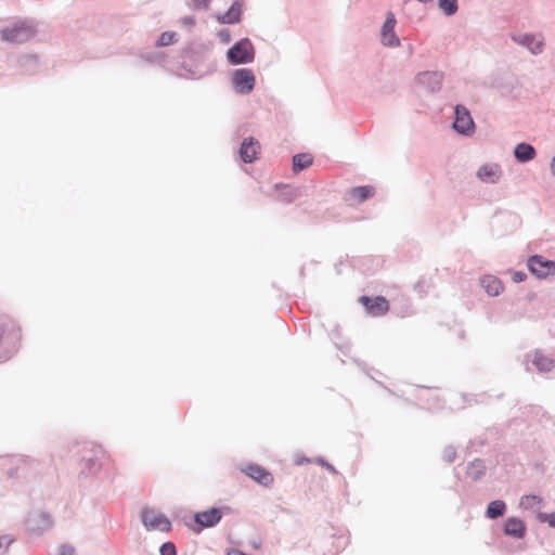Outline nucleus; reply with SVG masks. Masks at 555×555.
Wrapping results in <instances>:
<instances>
[{
	"mask_svg": "<svg viewBox=\"0 0 555 555\" xmlns=\"http://www.w3.org/2000/svg\"><path fill=\"white\" fill-rule=\"evenodd\" d=\"M68 555H73V552L70 550H68Z\"/></svg>",
	"mask_w": 555,
	"mask_h": 555,
	"instance_id": "obj_36",
	"label": "nucleus"
},
{
	"mask_svg": "<svg viewBox=\"0 0 555 555\" xmlns=\"http://www.w3.org/2000/svg\"><path fill=\"white\" fill-rule=\"evenodd\" d=\"M209 0H193V7L195 9L207 8Z\"/></svg>",
	"mask_w": 555,
	"mask_h": 555,
	"instance_id": "obj_29",
	"label": "nucleus"
},
{
	"mask_svg": "<svg viewBox=\"0 0 555 555\" xmlns=\"http://www.w3.org/2000/svg\"><path fill=\"white\" fill-rule=\"evenodd\" d=\"M35 34L34 28L25 22H20L2 30V39L8 42L21 43Z\"/></svg>",
	"mask_w": 555,
	"mask_h": 555,
	"instance_id": "obj_2",
	"label": "nucleus"
},
{
	"mask_svg": "<svg viewBox=\"0 0 555 555\" xmlns=\"http://www.w3.org/2000/svg\"><path fill=\"white\" fill-rule=\"evenodd\" d=\"M542 499L537 495H525L520 499L519 506L525 509L539 508Z\"/></svg>",
	"mask_w": 555,
	"mask_h": 555,
	"instance_id": "obj_23",
	"label": "nucleus"
},
{
	"mask_svg": "<svg viewBox=\"0 0 555 555\" xmlns=\"http://www.w3.org/2000/svg\"><path fill=\"white\" fill-rule=\"evenodd\" d=\"M525 276H526V274H525V273H522V272H516V273L514 274V276H513V280H514L515 282H521V281H524Z\"/></svg>",
	"mask_w": 555,
	"mask_h": 555,
	"instance_id": "obj_32",
	"label": "nucleus"
},
{
	"mask_svg": "<svg viewBox=\"0 0 555 555\" xmlns=\"http://www.w3.org/2000/svg\"><path fill=\"white\" fill-rule=\"evenodd\" d=\"M502 176L498 164H486L477 170V177L485 183H496Z\"/></svg>",
	"mask_w": 555,
	"mask_h": 555,
	"instance_id": "obj_11",
	"label": "nucleus"
},
{
	"mask_svg": "<svg viewBox=\"0 0 555 555\" xmlns=\"http://www.w3.org/2000/svg\"><path fill=\"white\" fill-rule=\"evenodd\" d=\"M454 129L463 134H470L474 131V121L466 107L457 105L455 107Z\"/></svg>",
	"mask_w": 555,
	"mask_h": 555,
	"instance_id": "obj_8",
	"label": "nucleus"
},
{
	"mask_svg": "<svg viewBox=\"0 0 555 555\" xmlns=\"http://www.w3.org/2000/svg\"><path fill=\"white\" fill-rule=\"evenodd\" d=\"M438 5L446 15H453L457 11V0H438Z\"/></svg>",
	"mask_w": 555,
	"mask_h": 555,
	"instance_id": "obj_24",
	"label": "nucleus"
},
{
	"mask_svg": "<svg viewBox=\"0 0 555 555\" xmlns=\"http://www.w3.org/2000/svg\"><path fill=\"white\" fill-rule=\"evenodd\" d=\"M10 462L15 469L14 472L11 473V475L13 476L36 477L40 470L39 463L29 459H13Z\"/></svg>",
	"mask_w": 555,
	"mask_h": 555,
	"instance_id": "obj_7",
	"label": "nucleus"
},
{
	"mask_svg": "<svg viewBox=\"0 0 555 555\" xmlns=\"http://www.w3.org/2000/svg\"><path fill=\"white\" fill-rule=\"evenodd\" d=\"M232 82L236 92L246 94L253 91L255 87V75L248 68L236 69L232 76Z\"/></svg>",
	"mask_w": 555,
	"mask_h": 555,
	"instance_id": "obj_5",
	"label": "nucleus"
},
{
	"mask_svg": "<svg viewBox=\"0 0 555 555\" xmlns=\"http://www.w3.org/2000/svg\"><path fill=\"white\" fill-rule=\"evenodd\" d=\"M543 521L548 522L551 527H555V514H545L541 516Z\"/></svg>",
	"mask_w": 555,
	"mask_h": 555,
	"instance_id": "obj_28",
	"label": "nucleus"
},
{
	"mask_svg": "<svg viewBox=\"0 0 555 555\" xmlns=\"http://www.w3.org/2000/svg\"><path fill=\"white\" fill-rule=\"evenodd\" d=\"M504 533L516 539L524 538L526 533L525 522L516 517L508 518L504 525Z\"/></svg>",
	"mask_w": 555,
	"mask_h": 555,
	"instance_id": "obj_13",
	"label": "nucleus"
},
{
	"mask_svg": "<svg viewBox=\"0 0 555 555\" xmlns=\"http://www.w3.org/2000/svg\"><path fill=\"white\" fill-rule=\"evenodd\" d=\"M481 285L490 296H498L503 291L501 281L493 275L483 276Z\"/></svg>",
	"mask_w": 555,
	"mask_h": 555,
	"instance_id": "obj_18",
	"label": "nucleus"
},
{
	"mask_svg": "<svg viewBox=\"0 0 555 555\" xmlns=\"http://www.w3.org/2000/svg\"><path fill=\"white\" fill-rule=\"evenodd\" d=\"M142 521L149 530L168 532L171 529L170 520L164 514L154 509H144L142 512Z\"/></svg>",
	"mask_w": 555,
	"mask_h": 555,
	"instance_id": "obj_3",
	"label": "nucleus"
},
{
	"mask_svg": "<svg viewBox=\"0 0 555 555\" xmlns=\"http://www.w3.org/2000/svg\"><path fill=\"white\" fill-rule=\"evenodd\" d=\"M420 2H424V3H427V2H433V0H418Z\"/></svg>",
	"mask_w": 555,
	"mask_h": 555,
	"instance_id": "obj_35",
	"label": "nucleus"
},
{
	"mask_svg": "<svg viewBox=\"0 0 555 555\" xmlns=\"http://www.w3.org/2000/svg\"><path fill=\"white\" fill-rule=\"evenodd\" d=\"M506 505L503 501H492L487 508V516L491 519L498 518L505 513Z\"/></svg>",
	"mask_w": 555,
	"mask_h": 555,
	"instance_id": "obj_22",
	"label": "nucleus"
},
{
	"mask_svg": "<svg viewBox=\"0 0 555 555\" xmlns=\"http://www.w3.org/2000/svg\"><path fill=\"white\" fill-rule=\"evenodd\" d=\"M528 357L531 358L533 365L539 372L546 373L554 367V361L540 351H534Z\"/></svg>",
	"mask_w": 555,
	"mask_h": 555,
	"instance_id": "obj_15",
	"label": "nucleus"
},
{
	"mask_svg": "<svg viewBox=\"0 0 555 555\" xmlns=\"http://www.w3.org/2000/svg\"><path fill=\"white\" fill-rule=\"evenodd\" d=\"M242 472L263 487H271L273 485L274 478L272 474L262 466L249 464Z\"/></svg>",
	"mask_w": 555,
	"mask_h": 555,
	"instance_id": "obj_9",
	"label": "nucleus"
},
{
	"mask_svg": "<svg viewBox=\"0 0 555 555\" xmlns=\"http://www.w3.org/2000/svg\"><path fill=\"white\" fill-rule=\"evenodd\" d=\"M241 4L238 2L233 3L230 9L224 13L217 16V21L220 24H235L241 20Z\"/></svg>",
	"mask_w": 555,
	"mask_h": 555,
	"instance_id": "obj_17",
	"label": "nucleus"
},
{
	"mask_svg": "<svg viewBox=\"0 0 555 555\" xmlns=\"http://www.w3.org/2000/svg\"><path fill=\"white\" fill-rule=\"evenodd\" d=\"M94 455L96 460H102L105 457V452L101 448L94 449Z\"/></svg>",
	"mask_w": 555,
	"mask_h": 555,
	"instance_id": "obj_31",
	"label": "nucleus"
},
{
	"mask_svg": "<svg viewBox=\"0 0 555 555\" xmlns=\"http://www.w3.org/2000/svg\"><path fill=\"white\" fill-rule=\"evenodd\" d=\"M375 189L371 185L357 186L349 191V199L354 203H362L372 197Z\"/></svg>",
	"mask_w": 555,
	"mask_h": 555,
	"instance_id": "obj_16",
	"label": "nucleus"
},
{
	"mask_svg": "<svg viewBox=\"0 0 555 555\" xmlns=\"http://www.w3.org/2000/svg\"><path fill=\"white\" fill-rule=\"evenodd\" d=\"M528 268L538 279H546L555 274V261L538 255L528 260Z\"/></svg>",
	"mask_w": 555,
	"mask_h": 555,
	"instance_id": "obj_4",
	"label": "nucleus"
},
{
	"mask_svg": "<svg viewBox=\"0 0 555 555\" xmlns=\"http://www.w3.org/2000/svg\"><path fill=\"white\" fill-rule=\"evenodd\" d=\"M418 80L422 83L434 81L437 89H439L441 83V75L438 73H423L418 76Z\"/></svg>",
	"mask_w": 555,
	"mask_h": 555,
	"instance_id": "obj_26",
	"label": "nucleus"
},
{
	"mask_svg": "<svg viewBox=\"0 0 555 555\" xmlns=\"http://www.w3.org/2000/svg\"><path fill=\"white\" fill-rule=\"evenodd\" d=\"M221 519V512L218 508H210L209 511H205L196 514L195 520L202 527H211L216 525Z\"/></svg>",
	"mask_w": 555,
	"mask_h": 555,
	"instance_id": "obj_14",
	"label": "nucleus"
},
{
	"mask_svg": "<svg viewBox=\"0 0 555 555\" xmlns=\"http://www.w3.org/2000/svg\"><path fill=\"white\" fill-rule=\"evenodd\" d=\"M313 162V157L311 154L302 153L297 154L293 157V170L298 172L302 169L308 168Z\"/></svg>",
	"mask_w": 555,
	"mask_h": 555,
	"instance_id": "obj_21",
	"label": "nucleus"
},
{
	"mask_svg": "<svg viewBox=\"0 0 555 555\" xmlns=\"http://www.w3.org/2000/svg\"><path fill=\"white\" fill-rule=\"evenodd\" d=\"M160 555H177L176 546L171 542H166L160 546Z\"/></svg>",
	"mask_w": 555,
	"mask_h": 555,
	"instance_id": "obj_27",
	"label": "nucleus"
},
{
	"mask_svg": "<svg viewBox=\"0 0 555 555\" xmlns=\"http://www.w3.org/2000/svg\"><path fill=\"white\" fill-rule=\"evenodd\" d=\"M359 301L373 317L385 315L390 309L388 300L383 296H377L374 298L361 296Z\"/></svg>",
	"mask_w": 555,
	"mask_h": 555,
	"instance_id": "obj_6",
	"label": "nucleus"
},
{
	"mask_svg": "<svg viewBox=\"0 0 555 555\" xmlns=\"http://www.w3.org/2000/svg\"><path fill=\"white\" fill-rule=\"evenodd\" d=\"M396 17L393 13L389 12L386 16V21L382 27V42L386 47L399 46V38L395 33Z\"/></svg>",
	"mask_w": 555,
	"mask_h": 555,
	"instance_id": "obj_10",
	"label": "nucleus"
},
{
	"mask_svg": "<svg viewBox=\"0 0 555 555\" xmlns=\"http://www.w3.org/2000/svg\"><path fill=\"white\" fill-rule=\"evenodd\" d=\"M228 60L231 64H243L254 60V48L248 39L235 43L228 51Z\"/></svg>",
	"mask_w": 555,
	"mask_h": 555,
	"instance_id": "obj_1",
	"label": "nucleus"
},
{
	"mask_svg": "<svg viewBox=\"0 0 555 555\" xmlns=\"http://www.w3.org/2000/svg\"><path fill=\"white\" fill-rule=\"evenodd\" d=\"M176 41H177V34L175 31H165L159 36V38L157 40V46L166 47V46L175 43Z\"/></svg>",
	"mask_w": 555,
	"mask_h": 555,
	"instance_id": "obj_25",
	"label": "nucleus"
},
{
	"mask_svg": "<svg viewBox=\"0 0 555 555\" xmlns=\"http://www.w3.org/2000/svg\"><path fill=\"white\" fill-rule=\"evenodd\" d=\"M218 36L220 37V39L223 41V42H229L230 41V33L228 30H221L219 31Z\"/></svg>",
	"mask_w": 555,
	"mask_h": 555,
	"instance_id": "obj_30",
	"label": "nucleus"
},
{
	"mask_svg": "<svg viewBox=\"0 0 555 555\" xmlns=\"http://www.w3.org/2000/svg\"><path fill=\"white\" fill-rule=\"evenodd\" d=\"M514 154L519 162H528L534 157L535 151L531 145L520 143L516 146Z\"/></svg>",
	"mask_w": 555,
	"mask_h": 555,
	"instance_id": "obj_20",
	"label": "nucleus"
},
{
	"mask_svg": "<svg viewBox=\"0 0 555 555\" xmlns=\"http://www.w3.org/2000/svg\"><path fill=\"white\" fill-rule=\"evenodd\" d=\"M260 145L253 138L245 139L240 149V156L244 163L254 162L259 154Z\"/></svg>",
	"mask_w": 555,
	"mask_h": 555,
	"instance_id": "obj_12",
	"label": "nucleus"
},
{
	"mask_svg": "<svg viewBox=\"0 0 555 555\" xmlns=\"http://www.w3.org/2000/svg\"><path fill=\"white\" fill-rule=\"evenodd\" d=\"M552 171L555 175V157H554V159L552 162Z\"/></svg>",
	"mask_w": 555,
	"mask_h": 555,
	"instance_id": "obj_34",
	"label": "nucleus"
},
{
	"mask_svg": "<svg viewBox=\"0 0 555 555\" xmlns=\"http://www.w3.org/2000/svg\"><path fill=\"white\" fill-rule=\"evenodd\" d=\"M513 39L521 44L527 46L532 53H539L542 51L543 41L540 37L537 36H524V37H513Z\"/></svg>",
	"mask_w": 555,
	"mask_h": 555,
	"instance_id": "obj_19",
	"label": "nucleus"
},
{
	"mask_svg": "<svg viewBox=\"0 0 555 555\" xmlns=\"http://www.w3.org/2000/svg\"><path fill=\"white\" fill-rule=\"evenodd\" d=\"M184 23L191 26L194 24V20L192 17H185Z\"/></svg>",
	"mask_w": 555,
	"mask_h": 555,
	"instance_id": "obj_33",
	"label": "nucleus"
}]
</instances>
